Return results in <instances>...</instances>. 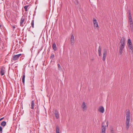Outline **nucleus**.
<instances>
[{
  "label": "nucleus",
  "instance_id": "obj_11",
  "mask_svg": "<svg viewBox=\"0 0 133 133\" xmlns=\"http://www.w3.org/2000/svg\"><path fill=\"white\" fill-rule=\"evenodd\" d=\"M74 36L73 34L71 35V38L70 39V42L72 45H73L74 42Z\"/></svg>",
  "mask_w": 133,
  "mask_h": 133
},
{
  "label": "nucleus",
  "instance_id": "obj_17",
  "mask_svg": "<svg viewBox=\"0 0 133 133\" xmlns=\"http://www.w3.org/2000/svg\"><path fill=\"white\" fill-rule=\"evenodd\" d=\"M129 28L131 30H133V23H129Z\"/></svg>",
  "mask_w": 133,
  "mask_h": 133
},
{
  "label": "nucleus",
  "instance_id": "obj_7",
  "mask_svg": "<svg viewBox=\"0 0 133 133\" xmlns=\"http://www.w3.org/2000/svg\"><path fill=\"white\" fill-rule=\"evenodd\" d=\"M129 15L128 18L129 19V23H132V20L131 17V12L130 10H129Z\"/></svg>",
  "mask_w": 133,
  "mask_h": 133
},
{
  "label": "nucleus",
  "instance_id": "obj_33",
  "mask_svg": "<svg viewBox=\"0 0 133 133\" xmlns=\"http://www.w3.org/2000/svg\"><path fill=\"white\" fill-rule=\"evenodd\" d=\"M109 124V122H108V121H107V125H108V124Z\"/></svg>",
  "mask_w": 133,
  "mask_h": 133
},
{
  "label": "nucleus",
  "instance_id": "obj_30",
  "mask_svg": "<svg viewBox=\"0 0 133 133\" xmlns=\"http://www.w3.org/2000/svg\"><path fill=\"white\" fill-rule=\"evenodd\" d=\"M111 133H114V131L111 129Z\"/></svg>",
  "mask_w": 133,
  "mask_h": 133
},
{
  "label": "nucleus",
  "instance_id": "obj_16",
  "mask_svg": "<svg viewBox=\"0 0 133 133\" xmlns=\"http://www.w3.org/2000/svg\"><path fill=\"white\" fill-rule=\"evenodd\" d=\"M25 20L24 17H22L20 21V24L21 26H22L23 23L24 22V21Z\"/></svg>",
  "mask_w": 133,
  "mask_h": 133
},
{
  "label": "nucleus",
  "instance_id": "obj_29",
  "mask_svg": "<svg viewBox=\"0 0 133 133\" xmlns=\"http://www.w3.org/2000/svg\"><path fill=\"white\" fill-rule=\"evenodd\" d=\"M126 128L127 130H128L129 127V125H127Z\"/></svg>",
  "mask_w": 133,
  "mask_h": 133
},
{
  "label": "nucleus",
  "instance_id": "obj_20",
  "mask_svg": "<svg viewBox=\"0 0 133 133\" xmlns=\"http://www.w3.org/2000/svg\"><path fill=\"white\" fill-rule=\"evenodd\" d=\"M25 75L24 73L22 77V81L23 83H24L25 78Z\"/></svg>",
  "mask_w": 133,
  "mask_h": 133
},
{
  "label": "nucleus",
  "instance_id": "obj_25",
  "mask_svg": "<svg viewBox=\"0 0 133 133\" xmlns=\"http://www.w3.org/2000/svg\"><path fill=\"white\" fill-rule=\"evenodd\" d=\"M31 108L32 109H33V100L32 101Z\"/></svg>",
  "mask_w": 133,
  "mask_h": 133
},
{
  "label": "nucleus",
  "instance_id": "obj_24",
  "mask_svg": "<svg viewBox=\"0 0 133 133\" xmlns=\"http://www.w3.org/2000/svg\"><path fill=\"white\" fill-rule=\"evenodd\" d=\"M28 6H24V8L25 9V10L26 11H27V8L28 7Z\"/></svg>",
  "mask_w": 133,
  "mask_h": 133
},
{
  "label": "nucleus",
  "instance_id": "obj_31",
  "mask_svg": "<svg viewBox=\"0 0 133 133\" xmlns=\"http://www.w3.org/2000/svg\"><path fill=\"white\" fill-rule=\"evenodd\" d=\"M79 3V2L78 1H76V4H77Z\"/></svg>",
  "mask_w": 133,
  "mask_h": 133
},
{
  "label": "nucleus",
  "instance_id": "obj_12",
  "mask_svg": "<svg viewBox=\"0 0 133 133\" xmlns=\"http://www.w3.org/2000/svg\"><path fill=\"white\" fill-rule=\"evenodd\" d=\"M98 111L102 113H103L104 111V107L101 106L99 108Z\"/></svg>",
  "mask_w": 133,
  "mask_h": 133
},
{
  "label": "nucleus",
  "instance_id": "obj_8",
  "mask_svg": "<svg viewBox=\"0 0 133 133\" xmlns=\"http://www.w3.org/2000/svg\"><path fill=\"white\" fill-rule=\"evenodd\" d=\"M5 72V68L2 67L1 69V70L0 71V73L1 76H3L4 75Z\"/></svg>",
  "mask_w": 133,
  "mask_h": 133
},
{
  "label": "nucleus",
  "instance_id": "obj_9",
  "mask_svg": "<svg viewBox=\"0 0 133 133\" xmlns=\"http://www.w3.org/2000/svg\"><path fill=\"white\" fill-rule=\"evenodd\" d=\"M21 55V54H19L14 55L13 57V59L14 61L17 60Z\"/></svg>",
  "mask_w": 133,
  "mask_h": 133
},
{
  "label": "nucleus",
  "instance_id": "obj_34",
  "mask_svg": "<svg viewBox=\"0 0 133 133\" xmlns=\"http://www.w3.org/2000/svg\"><path fill=\"white\" fill-rule=\"evenodd\" d=\"M2 27V25L0 24V27Z\"/></svg>",
  "mask_w": 133,
  "mask_h": 133
},
{
  "label": "nucleus",
  "instance_id": "obj_19",
  "mask_svg": "<svg viewBox=\"0 0 133 133\" xmlns=\"http://www.w3.org/2000/svg\"><path fill=\"white\" fill-rule=\"evenodd\" d=\"M52 48L54 51H56L57 50V48L56 47V45L55 43L52 44Z\"/></svg>",
  "mask_w": 133,
  "mask_h": 133
},
{
  "label": "nucleus",
  "instance_id": "obj_4",
  "mask_svg": "<svg viewBox=\"0 0 133 133\" xmlns=\"http://www.w3.org/2000/svg\"><path fill=\"white\" fill-rule=\"evenodd\" d=\"M128 45L129 49H130L132 52H133V48L130 39H128Z\"/></svg>",
  "mask_w": 133,
  "mask_h": 133
},
{
  "label": "nucleus",
  "instance_id": "obj_18",
  "mask_svg": "<svg viewBox=\"0 0 133 133\" xmlns=\"http://www.w3.org/2000/svg\"><path fill=\"white\" fill-rule=\"evenodd\" d=\"M101 48L100 46H99L98 49V52L99 55L101 56Z\"/></svg>",
  "mask_w": 133,
  "mask_h": 133
},
{
  "label": "nucleus",
  "instance_id": "obj_1",
  "mask_svg": "<svg viewBox=\"0 0 133 133\" xmlns=\"http://www.w3.org/2000/svg\"><path fill=\"white\" fill-rule=\"evenodd\" d=\"M119 45V54L121 55L125 45V39L124 37H122L121 38Z\"/></svg>",
  "mask_w": 133,
  "mask_h": 133
},
{
  "label": "nucleus",
  "instance_id": "obj_2",
  "mask_svg": "<svg viewBox=\"0 0 133 133\" xmlns=\"http://www.w3.org/2000/svg\"><path fill=\"white\" fill-rule=\"evenodd\" d=\"M126 125H129L130 121V111L129 110L127 109L126 111Z\"/></svg>",
  "mask_w": 133,
  "mask_h": 133
},
{
  "label": "nucleus",
  "instance_id": "obj_6",
  "mask_svg": "<svg viewBox=\"0 0 133 133\" xmlns=\"http://www.w3.org/2000/svg\"><path fill=\"white\" fill-rule=\"evenodd\" d=\"M93 23L94 24V27L95 28H98V23L96 19L95 18H93Z\"/></svg>",
  "mask_w": 133,
  "mask_h": 133
},
{
  "label": "nucleus",
  "instance_id": "obj_26",
  "mask_svg": "<svg viewBox=\"0 0 133 133\" xmlns=\"http://www.w3.org/2000/svg\"><path fill=\"white\" fill-rule=\"evenodd\" d=\"M57 65H58V69L59 70H60L61 69V66L59 64H58Z\"/></svg>",
  "mask_w": 133,
  "mask_h": 133
},
{
  "label": "nucleus",
  "instance_id": "obj_10",
  "mask_svg": "<svg viewBox=\"0 0 133 133\" xmlns=\"http://www.w3.org/2000/svg\"><path fill=\"white\" fill-rule=\"evenodd\" d=\"M108 125H103L102 127V130L101 133H105V131L106 128L108 127Z\"/></svg>",
  "mask_w": 133,
  "mask_h": 133
},
{
  "label": "nucleus",
  "instance_id": "obj_21",
  "mask_svg": "<svg viewBox=\"0 0 133 133\" xmlns=\"http://www.w3.org/2000/svg\"><path fill=\"white\" fill-rule=\"evenodd\" d=\"M56 133H60L59 129L58 126L56 127Z\"/></svg>",
  "mask_w": 133,
  "mask_h": 133
},
{
  "label": "nucleus",
  "instance_id": "obj_27",
  "mask_svg": "<svg viewBox=\"0 0 133 133\" xmlns=\"http://www.w3.org/2000/svg\"><path fill=\"white\" fill-rule=\"evenodd\" d=\"M33 46L32 47V48L30 49V51L32 55V50H33Z\"/></svg>",
  "mask_w": 133,
  "mask_h": 133
},
{
  "label": "nucleus",
  "instance_id": "obj_13",
  "mask_svg": "<svg viewBox=\"0 0 133 133\" xmlns=\"http://www.w3.org/2000/svg\"><path fill=\"white\" fill-rule=\"evenodd\" d=\"M54 114L56 118L57 119H58L59 118V113L57 111H56L54 112Z\"/></svg>",
  "mask_w": 133,
  "mask_h": 133
},
{
  "label": "nucleus",
  "instance_id": "obj_5",
  "mask_svg": "<svg viewBox=\"0 0 133 133\" xmlns=\"http://www.w3.org/2000/svg\"><path fill=\"white\" fill-rule=\"evenodd\" d=\"M107 54V50L104 49H103L102 60L104 61H105L106 57V55Z\"/></svg>",
  "mask_w": 133,
  "mask_h": 133
},
{
  "label": "nucleus",
  "instance_id": "obj_15",
  "mask_svg": "<svg viewBox=\"0 0 133 133\" xmlns=\"http://www.w3.org/2000/svg\"><path fill=\"white\" fill-rule=\"evenodd\" d=\"M31 26L29 28V30L30 31H31L32 33L33 32L32 31V30L33 28V20H32L31 22Z\"/></svg>",
  "mask_w": 133,
  "mask_h": 133
},
{
  "label": "nucleus",
  "instance_id": "obj_22",
  "mask_svg": "<svg viewBox=\"0 0 133 133\" xmlns=\"http://www.w3.org/2000/svg\"><path fill=\"white\" fill-rule=\"evenodd\" d=\"M2 127L0 126V132H2V128L4 127L5 125H2Z\"/></svg>",
  "mask_w": 133,
  "mask_h": 133
},
{
  "label": "nucleus",
  "instance_id": "obj_23",
  "mask_svg": "<svg viewBox=\"0 0 133 133\" xmlns=\"http://www.w3.org/2000/svg\"><path fill=\"white\" fill-rule=\"evenodd\" d=\"M6 122L5 121H3L1 123V125H6Z\"/></svg>",
  "mask_w": 133,
  "mask_h": 133
},
{
  "label": "nucleus",
  "instance_id": "obj_14",
  "mask_svg": "<svg viewBox=\"0 0 133 133\" xmlns=\"http://www.w3.org/2000/svg\"><path fill=\"white\" fill-rule=\"evenodd\" d=\"M30 111V119L31 120H33V111L32 110H31Z\"/></svg>",
  "mask_w": 133,
  "mask_h": 133
},
{
  "label": "nucleus",
  "instance_id": "obj_32",
  "mask_svg": "<svg viewBox=\"0 0 133 133\" xmlns=\"http://www.w3.org/2000/svg\"><path fill=\"white\" fill-rule=\"evenodd\" d=\"M12 27L14 29L15 28V26H13Z\"/></svg>",
  "mask_w": 133,
  "mask_h": 133
},
{
  "label": "nucleus",
  "instance_id": "obj_28",
  "mask_svg": "<svg viewBox=\"0 0 133 133\" xmlns=\"http://www.w3.org/2000/svg\"><path fill=\"white\" fill-rule=\"evenodd\" d=\"M54 54H52L50 56V57L51 58H54Z\"/></svg>",
  "mask_w": 133,
  "mask_h": 133
},
{
  "label": "nucleus",
  "instance_id": "obj_3",
  "mask_svg": "<svg viewBox=\"0 0 133 133\" xmlns=\"http://www.w3.org/2000/svg\"><path fill=\"white\" fill-rule=\"evenodd\" d=\"M82 110L83 112H86L87 110V104L85 102H83L81 106Z\"/></svg>",
  "mask_w": 133,
  "mask_h": 133
}]
</instances>
